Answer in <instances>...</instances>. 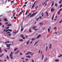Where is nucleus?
Wrapping results in <instances>:
<instances>
[{
	"mask_svg": "<svg viewBox=\"0 0 62 62\" xmlns=\"http://www.w3.org/2000/svg\"><path fill=\"white\" fill-rule=\"evenodd\" d=\"M38 12H37L36 13H34L31 16H30V17H33V16H34V15H35V14H37V13H38Z\"/></svg>",
	"mask_w": 62,
	"mask_h": 62,
	"instance_id": "1",
	"label": "nucleus"
},
{
	"mask_svg": "<svg viewBox=\"0 0 62 62\" xmlns=\"http://www.w3.org/2000/svg\"><path fill=\"white\" fill-rule=\"evenodd\" d=\"M32 54V52H30V51H29L27 54H26V55H27V54Z\"/></svg>",
	"mask_w": 62,
	"mask_h": 62,
	"instance_id": "2",
	"label": "nucleus"
},
{
	"mask_svg": "<svg viewBox=\"0 0 62 62\" xmlns=\"http://www.w3.org/2000/svg\"><path fill=\"white\" fill-rule=\"evenodd\" d=\"M5 43L6 44L7 47H10V46H9V44H7V42H5Z\"/></svg>",
	"mask_w": 62,
	"mask_h": 62,
	"instance_id": "3",
	"label": "nucleus"
},
{
	"mask_svg": "<svg viewBox=\"0 0 62 62\" xmlns=\"http://www.w3.org/2000/svg\"><path fill=\"white\" fill-rule=\"evenodd\" d=\"M9 56L10 57V58H11V59H13V55H12L10 54Z\"/></svg>",
	"mask_w": 62,
	"mask_h": 62,
	"instance_id": "4",
	"label": "nucleus"
},
{
	"mask_svg": "<svg viewBox=\"0 0 62 62\" xmlns=\"http://www.w3.org/2000/svg\"><path fill=\"white\" fill-rule=\"evenodd\" d=\"M23 29V23L22 24V26H21V31H22Z\"/></svg>",
	"mask_w": 62,
	"mask_h": 62,
	"instance_id": "5",
	"label": "nucleus"
},
{
	"mask_svg": "<svg viewBox=\"0 0 62 62\" xmlns=\"http://www.w3.org/2000/svg\"><path fill=\"white\" fill-rule=\"evenodd\" d=\"M8 31H10V32H12V30H10V29H8V30H6V31L7 32Z\"/></svg>",
	"mask_w": 62,
	"mask_h": 62,
	"instance_id": "6",
	"label": "nucleus"
},
{
	"mask_svg": "<svg viewBox=\"0 0 62 62\" xmlns=\"http://www.w3.org/2000/svg\"><path fill=\"white\" fill-rule=\"evenodd\" d=\"M41 37V35H39L38 36H37V39H39V38Z\"/></svg>",
	"mask_w": 62,
	"mask_h": 62,
	"instance_id": "7",
	"label": "nucleus"
},
{
	"mask_svg": "<svg viewBox=\"0 0 62 62\" xmlns=\"http://www.w3.org/2000/svg\"><path fill=\"white\" fill-rule=\"evenodd\" d=\"M55 61L56 62H58L59 61V60L58 59H56L55 60Z\"/></svg>",
	"mask_w": 62,
	"mask_h": 62,
	"instance_id": "8",
	"label": "nucleus"
},
{
	"mask_svg": "<svg viewBox=\"0 0 62 62\" xmlns=\"http://www.w3.org/2000/svg\"><path fill=\"white\" fill-rule=\"evenodd\" d=\"M4 20V21L6 22H7V21H8V19H7L6 18H5Z\"/></svg>",
	"mask_w": 62,
	"mask_h": 62,
	"instance_id": "9",
	"label": "nucleus"
},
{
	"mask_svg": "<svg viewBox=\"0 0 62 62\" xmlns=\"http://www.w3.org/2000/svg\"><path fill=\"white\" fill-rule=\"evenodd\" d=\"M54 9L53 8H52L51 9V12H53V11H54Z\"/></svg>",
	"mask_w": 62,
	"mask_h": 62,
	"instance_id": "10",
	"label": "nucleus"
},
{
	"mask_svg": "<svg viewBox=\"0 0 62 62\" xmlns=\"http://www.w3.org/2000/svg\"><path fill=\"white\" fill-rule=\"evenodd\" d=\"M49 48L50 49H51V48H52V44H50V45L49 46Z\"/></svg>",
	"mask_w": 62,
	"mask_h": 62,
	"instance_id": "11",
	"label": "nucleus"
},
{
	"mask_svg": "<svg viewBox=\"0 0 62 62\" xmlns=\"http://www.w3.org/2000/svg\"><path fill=\"white\" fill-rule=\"evenodd\" d=\"M11 24H8L7 25L8 26H11Z\"/></svg>",
	"mask_w": 62,
	"mask_h": 62,
	"instance_id": "12",
	"label": "nucleus"
},
{
	"mask_svg": "<svg viewBox=\"0 0 62 62\" xmlns=\"http://www.w3.org/2000/svg\"><path fill=\"white\" fill-rule=\"evenodd\" d=\"M47 59H48V58H47V57H46L45 60L44 62H46V61L47 60Z\"/></svg>",
	"mask_w": 62,
	"mask_h": 62,
	"instance_id": "13",
	"label": "nucleus"
},
{
	"mask_svg": "<svg viewBox=\"0 0 62 62\" xmlns=\"http://www.w3.org/2000/svg\"><path fill=\"white\" fill-rule=\"evenodd\" d=\"M28 11H27L25 14V15H27V14L28 13Z\"/></svg>",
	"mask_w": 62,
	"mask_h": 62,
	"instance_id": "14",
	"label": "nucleus"
},
{
	"mask_svg": "<svg viewBox=\"0 0 62 62\" xmlns=\"http://www.w3.org/2000/svg\"><path fill=\"white\" fill-rule=\"evenodd\" d=\"M19 41H23V39H20L19 40Z\"/></svg>",
	"mask_w": 62,
	"mask_h": 62,
	"instance_id": "15",
	"label": "nucleus"
},
{
	"mask_svg": "<svg viewBox=\"0 0 62 62\" xmlns=\"http://www.w3.org/2000/svg\"><path fill=\"white\" fill-rule=\"evenodd\" d=\"M36 27H37L36 26H34L33 27V29H35V28H36Z\"/></svg>",
	"mask_w": 62,
	"mask_h": 62,
	"instance_id": "16",
	"label": "nucleus"
},
{
	"mask_svg": "<svg viewBox=\"0 0 62 62\" xmlns=\"http://www.w3.org/2000/svg\"><path fill=\"white\" fill-rule=\"evenodd\" d=\"M18 32V31H16V32H14V34H16V33H17V32Z\"/></svg>",
	"mask_w": 62,
	"mask_h": 62,
	"instance_id": "17",
	"label": "nucleus"
},
{
	"mask_svg": "<svg viewBox=\"0 0 62 62\" xmlns=\"http://www.w3.org/2000/svg\"><path fill=\"white\" fill-rule=\"evenodd\" d=\"M27 57H28L29 58H30V57H31V56L30 55L28 56H26Z\"/></svg>",
	"mask_w": 62,
	"mask_h": 62,
	"instance_id": "18",
	"label": "nucleus"
},
{
	"mask_svg": "<svg viewBox=\"0 0 62 62\" xmlns=\"http://www.w3.org/2000/svg\"><path fill=\"white\" fill-rule=\"evenodd\" d=\"M4 55V54H2L1 55H0V57H2V56H3Z\"/></svg>",
	"mask_w": 62,
	"mask_h": 62,
	"instance_id": "19",
	"label": "nucleus"
},
{
	"mask_svg": "<svg viewBox=\"0 0 62 62\" xmlns=\"http://www.w3.org/2000/svg\"><path fill=\"white\" fill-rule=\"evenodd\" d=\"M31 15V13H30L29 14V15L27 16V17H28V16H29Z\"/></svg>",
	"mask_w": 62,
	"mask_h": 62,
	"instance_id": "20",
	"label": "nucleus"
},
{
	"mask_svg": "<svg viewBox=\"0 0 62 62\" xmlns=\"http://www.w3.org/2000/svg\"><path fill=\"white\" fill-rule=\"evenodd\" d=\"M1 47H0V52L1 53H2V50H1Z\"/></svg>",
	"mask_w": 62,
	"mask_h": 62,
	"instance_id": "21",
	"label": "nucleus"
},
{
	"mask_svg": "<svg viewBox=\"0 0 62 62\" xmlns=\"http://www.w3.org/2000/svg\"><path fill=\"white\" fill-rule=\"evenodd\" d=\"M29 43V41L27 42V43H26V44L27 45H28V44Z\"/></svg>",
	"mask_w": 62,
	"mask_h": 62,
	"instance_id": "22",
	"label": "nucleus"
},
{
	"mask_svg": "<svg viewBox=\"0 0 62 62\" xmlns=\"http://www.w3.org/2000/svg\"><path fill=\"white\" fill-rule=\"evenodd\" d=\"M44 58V55L43 54L42 55V60Z\"/></svg>",
	"mask_w": 62,
	"mask_h": 62,
	"instance_id": "23",
	"label": "nucleus"
},
{
	"mask_svg": "<svg viewBox=\"0 0 62 62\" xmlns=\"http://www.w3.org/2000/svg\"><path fill=\"white\" fill-rule=\"evenodd\" d=\"M61 56H62V54H60V56H58V57H60Z\"/></svg>",
	"mask_w": 62,
	"mask_h": 62,
	"instance_id": "24",
	"label": "nucleus"
},
{
	"mask_svg": "<svg viewBox=\"0 0 62 62\" xmlns=\"http://www.w3.org/2000/svg\"><path fill=\"white\" fill-rule=\"evenodd\" d=\"M25 60L26 61H29V59H28L26 58L25 59Z\"/></svg>",
	"mask_w": 62,
	"mask_h": 62,
	"instance_id": "25",
	"label": "nucleus"
},
{
	"mask_svg": "<svg viewBox=\"0 0 62 62\" xmlns=\"http://www.w3.org/2000/svg\"><path fill=\"white\" fill-rule=\"evenodd\" d=\"M50 29H49V28H48V33H50Z\"/></svg>",
	"mask_w": 62,
	"mask_h": 62,
	"instance_id": "26",
	"label": "nucleus"
},
{
	"mask_svg": "<svg viewBox=\"0 0 62 62\" xmlns=\"http://www.w3.org/2000/svg\"><path fill=\"white\" fill-rule=\"evenodd\" d=\"M55 6L56 7H57V4H55Z\"/></svg>",
	"mask_w": 62,
	"mask_h": 62,
	"instance_id": "27",
	"label": "nucleus"
},
{
	"mask_svg": "<svg viewBox=\"0 0 62 62\" xmlns=\"http://www.w3.org/2000/svg\"><path fill=\"white\" fill-rule=\"evenodd\" d=\"M39 8V7L37 6V7H35V8H36V10H37V8Z\"/></svg>",
	"mask_w": 62,
	"mask_h": 62,
	"instance_id": "28",
	"label": "nucleus"
},
{
	"mask_svg": "<svg viewBox=\"0 0 62 62\" xmlns=\"http://www.w3.org/2000/svg\"><path fill=\"white\" fill-rule=\"evenodd\" d=\"M47 50H48V46H47L46 47V51H47Z\"/></svg>",
	"mask_w": 62,
	"mask_h": 62,
	"instance_id": "29",
	"label": "nucleus"
},
{
	"mask_svg": "<svg viewBox=\"0 0 62 62\" xmlns=\"http://www.w3.org/2000/svg\"><path fill=\"white\" fill-rule=\"evenodd\" d=\"M62 10V8L60 9L59 10V12H60V11H61V10Z\"/></svg>",
	"mask_w": 62,
	"mask_h": 62,
	"instance_id": "30",
	"label": "nucleus"
},
{
	"mask_svg": "<svg viewBox=\"0 0 62 62\" xmlns=\"http://www.w3.org/2000/svg\"><path fill=\"white\" fill-rule=\"evenodd\" d=\"M4 51H5V52H6V53H7V52H8V51H7V50L6 49H5L4 50Z\"/></svg>",
	"mask_w": 62,
	"mask_h": 62,
	"instance_id": "31",
	"label": "nucleus"
},
{
	"mask_svg": "<svg viewBox=\"0 0 62 62\" xmlns=\"http://www.w3.org/2000/svg\"><path fill=\"white\" fill-rule=\"evenodd\" d=\"M7 34H10V32L9 31H8L7 32Z\"/></svg>",
	"mask_w": 62,
	"mask_h": 62,
	"instance_id": "32",
	"label": "nucleus"
},
{
	"mask_svg": "<svg viewBox=\"0 0 62 62\" xmlns=\"http://www.w3.org/2000/svg\"><path fill=\"white\" fill-rule=\"evenodd\" d=\"M34 7H35V5H32V8H34Z\"/></svg>",
	"mask_w": 62,
	"mask_h": 62,
	"instance_id": "33",
	"label": "nucleus"
},
{
	"mask_svg": "<svg viewBox=\"0 0 62 62\" xmlns=\"http://www.w3.org/2000/svg\"><path fill=\"white\" fill-rule=\"evenodd\" d=\"M5 25H7V24H8V22L5 23Z\"/></svg>",
	"mask_w": 62,
	"mask_h": 62,
	"instance_id": "34",
	"label": "nucleus"
},
{
	"mask_svg": "<svg viewBox=\"0 0 62 62\" xmlns=\"http://www.w3.org/2000/svg\"><path fill=\"white\" fill-rule=\"evenodd\" d=\"M10 48V47H8L7 48V49H8V50H9Z\"/></svg>",
	"mask_w": 62,
	"mask_h": 62,
	"instance_id": "35",
	"label": "nucleus"
},
{
	"mask_svg": "<svg viewBox=\"0 0 62 62\" xmlns=\"http://www.w3.org/2000/svg\"><path fill=\"white\" fill-rule=\"evenodd\" d=\"M27 3H28V1H27L25 3V4H27Z\"/></svg>",
	"mask_w": 62,
	"mask_h": 62,
	"instance_id": "36",
	"label": "nucleus"
},
{
	"mask_svg": "<svg viewBox=\"0 0 62 62\" xmlns=\"http://www.w3.org/2000/svg\"><path fill=\"white\" fill-rule=\"evenodd\" d=\"M22 14V13L21 12H20L19 14V16H21V14Z\"/></svg>",
	"mask_w": 62,
	"mask_h": 62,
	"instance_id": "37",
	"label": "nucleus"
},
{
	"mask_svg": "<svg viewBox=\"0 0 62 62\" xmlns=\"http://www.w3.org/2000/svg\"><path fill=\"white\" fill-rule=\"evenodd\" d=\"M17 49H18V48H16V49H15L14 51H16V50H17Z\"/></svg>",
	"mask_w": 62,
	"mask_h": 62,
	"instance_id": "38",
	"label": "nucleus"
},
{
	"mask_svg": "<svg viewBox=\"0 0 62 62\" xmlns=\"http://www.w3.org/2000/svg\"><path fill=\"white\" fill-rule=\"evenodd\" d=\"M21 37H23L24 36L23 34H22L21 35Z\"/></svg>",
	"mask_w": 62,
	"mask_h": 62,
	"instance_id": "39",
	"label": "nucleus"
},
{
	"mask_svg": "<svg viewBox=\"0 0 62 62\" xmlns=\"http://www.w3.org/2000/svg\"><path fill=\"white\" fill-rule=\"evenodd\" d=\"M26 5H24V6H23V7H26Z\"/></svg>",
	"mask_w": 62,
	"mask_h": 62,
	"instance_id": "40",
	"label": "nucleus"
},
{
	"mask_svg": "<svg viewBox=\"0 0 62 62\" xmlns=\"http://www.w3.org/2000/svg\"><path fill=\"white\" fill-rule=\"evenodd\" d=\"M61 2H62V1L60 0V1L59 2V4H61Z\"/></svg>",
	"mask_w": 62,
	"mask_h": 62,
	"instance_id": "41",
	"label": "nucleus"
},
{
	"mask_svg": "<svg viewBox=\"0 0 62 62\" xmlns=\"http://www.w3.org/2000/svg\"><path fill=\"white\" fill-rule=\"evenodd\" d=\"M46 14H47L46 16H48V13L47 12H46Z\"/></svg>",
	"mask_w": 62,
	"mask_h": 62,
	"instance_id": "42",
	"label": "nucleus"
},
{
	"mask_svg": "<svg viewBox=\"0 0 62 62\" xmlns=\"http://www.w3.org/2000/svg\"><path fill=\"white\" fill-rule=\"evenodd\" d=\"M41 15H42V16H43V15H44V14H43V13H42V14H41Z\"/></svg>",
	"mask_w": 62,
	"mask_h": 62,
	"instance_id": "43",
	"label": "nucleus"
},
{
	"mask_svg": "<svg viewBox=\"0 0 62 62\" xmlns=\"http://www.w3.org/2000/svg\"><path fill=\"white\" fill-rule=\"evenodd\" d=\"M62 7V4L60 6V8H61V7Z\"/></svg>",
	"mask_w": 62,
	"mask_h": 62,
	"instance_id": "44",
	"label": "nucleus"
},
{
	"mask_svg": "<svg viewBox=\"0 0 62 62\" xmlns=\"http://www.w3.org/2000/svg\"><path fill=\"white\" fill-rule=\"evenodd\" d=\"M5 27V25H4L2 26V28H4V27Z\"/></svg>",
	"mask_w": 62,
	"mask_h": 62,
	"instance_id": "45",
	"label": "nucleus"
},
{
	"mask_svg": "<svg viewBox=\"0 0 62 62\" xmlns=\"http://www.w3.org/2000/svg\"><path fill=\"white\" fill-rule=\"evenodd\" d=\"M40 50H39L38 52V54H39L40 53Z\"/></svg>",
	"mask_w": 62,
	"mask_h": 62,
	"instance_id": "46",
	"label": "nucleus"
},
{
	"mask_svg": "<svg viewBox=\"0 0 62 62\" xmlns=\"http://www.w3.org/2000/svg\"><path fill=\"white\" fill-rule=\"evenodd\" d=\"M9 28V27H7L6 28V29H8V28Z\"/></svg>",
	"mask_w": 62,
	"mask_h": 62,
	"instance_id": "47",
	"label": "nucleus"
},
{
	"mask_svg": "<svg viewBox=\"0 0 62 62\" xmlns=\"http://www.w3.org/2000/svg\"><path fill=\"white\" fill-rule=\"evenodd\" d=\"M58 15H59V14H60V12L58 11Z\"/></svg>",
	"mask_w": 62,
	"mask_h": 62,
	"instance_id": "48",
	"label": "nucleus"
},
{
	"mask_svg": "<svg viewBox=\"0 0 62 62\" xmlns=\"http://www.w3.org/2000/svg\"><path fill=\"white\" fill-rule=\"evenodd\" d=\"M14 19H16V17H15V16L14 17Z\"/></svg>",
	"mask_w": 62,
	"mask_h": 62,
	"instance_id": "49",
	"label": "nucleus"
},
{
	"mask_svg": "<svg viewBox=\"0 0 62 62\" xmlns=\"http://www.w3.org/2000/svg\"><path fill=\"white\" fill-rule=\"evenodd\" d=\"M13 52H12V51L11 52V53L10 54V55H12V53Z\"/></svg>",
	"mask_w": 62,
	"mask_h": 62,
	"instance_id": "50",
	"label": "nucleus"
},
{
	"mask_svg": "<svg viewBox=\"0 0 62 62\" xmlns=\"http://www.w3.org/2000/svg\"><path fill=\"white\" fill-rule=\"evenodd\" d=\"M20 51V50H18V51H17L16 53L15 54H16L17 53H18L19 52V51Z\"/></svg>",
	"mask_w": 62,
	"mask_h": 62,
	"instance_id": "51",
	"label": "nucleus"
},
{
	"mask_svg": "<svg viewBox=\"0 0 62 62\" xmlns=\"http://www.w3.org/2000/svg\"><path fill=\"white\" fill-rule=\"evenodd\" d=\"M54 3L53 2L52 4V5H51V6H53V5H54Z\"/></svg>",
	"mask_w": 62,
	"mask_h": 62,
	"instance_id": "52",
	"label": "nucleus"
},
{
	"mask_svg": "<svg viewBox=\"0 0 62 62\" xmlns=\"http://www.w3.org/2000/svg\"><path fill=\"white\" fill-rule=\"evenodd\" d=\"M29 31L30 32H31V29H29Z\"/></svg>",
	"mask_w": 62,
	"mask_h": 62,
	"instance_id": "53",
	"label": "nucleus"
},
{
	"mask_svg": "<svg viewBox=\"0 0 62 62\" xmlns=\"http://www.w3.org/2000/svg\"><path fill=\"white\" fill-rule=\"evenodd\" d=\"M7 42V43H8L9 42V41H7V42Z\"/></svg>",
	"mask_w": 62,
	"mask_h": 62,
	"instance_id": "54",
	"label": "nucleus"
},
{
	"mask_svg": "<svg viewBox=\"0 0 62 62\" xmlns=\"http://www.w3.org/2000/svg\"><path fill=\"white\" fill-rule=\"evenodd\" d=\"M7 57L8 59H9V57H8V56H7Z\"/></svg>",
	"mask_w": 62,
	"mask_h": 62,
	"instance_id": "55",
	"label": "nucleus"
},
{
	"mask_svg": "<svg viewBox=\"0 0 62 62\" xmlns=\"http://www.w3.org/2000/svg\"><path fill=\"white\" fill-rule=\"evenodd\" d=\"M39 18H37L36 19V21H37L38 20H39Z\"/></svg>",
	"mask_w": 62,
	"mask_h": 62,
	"instance_id": "56",
	"label": "nucleus"
},
{
	"mask_svg": "<svg viewBox=\"0 0 62 62\" xmlns=\"http://www.w3.org/2000/svg\"><path fill=\"white\" fill-rule=\"evenodd\" d=\"M22 39H25V37H22Z\"/></svg>",
	"mask_w": 62,
	"mask_h": 62,
	"instance_id": "57",
	"label": "nucleus"
},
{
	"mask_svg": "<svg viewBox=\"0 0 62 62\" xmlns=\"http://www.w3.org/2000/svg\"><path fill=\"white\" fill-rule=\"evenodd\" d=\"M45 3H46V2H44V3H43V5H45Z\"/></svg>",
	"mask_w": 62,
	"mask_h": 62,
	"instance_id": "58",
	"label": "nucleus"
},
{
	"mask_svg": "<svg viewBox=\"0 0 62 62\" xmlns=\"http://www.w3.org/2000/svg\"><path fill=\"white\" fill-rule=\"evenodd\" d=\"M32 62H34V60L33 59L32 60Z\"/></svg>",
	"mask_w": 62,
	"mask_h": 62,
	"instance_id": "59",
	"label": "nucleus"
},
{
	"mask_svg": "<svg viewBox=\"0 0 62 62\" xmlns=\"http://www.w3.org/2000/svg\"><path fill=\"white\" fill-rule=\"evenodd\" d=\"M24 58H22L21 59H24Z\"/></svg>",
	"mask_w": 62,
	"mask_h": 62,
	"instance_id": "60",
	"label": "nucleus"
},
{
	"mask_svg": "<svg viewBox=\"0 0 62 62\" xmlns=\"http://www.w3.org/2000/svg\"><path fill=\"white\" fill-rule=\"evenodd\" d=\"M35 39H32V40H35Z\"/></svg>",
	"mask_w": 62,
	"mask_h": 62,
	"instance_id": "61",
	"label": "nucleus"
},
{
	"mask_svg": "<svg viewBox=\"0 0 62 62\" xmlns=\"http://www.w3.org/2000/svg\"><path fill=\"white\" fill-rule=\"evenodd\" d=\"M11 3H14V1H11Z\"/></svg>",
	"mask_w": 62,
	"mask_h": 62,
	"instance_id": "62",
	"label": "nucleus"
},
{
	"mask_svg": "<svg viewBox=\"0 0 62 62\" xmlns=\"http://www.w3.org/2000/svg\"><path fill=\"white\" fill-rule=\"evenodd\" d=\"M34 54V53H33L32 54H31V55H33Z\"/></svg>",
	"mask_w": 62,
	"mask_h": 62,
	"instance_id": "63",
	"label": "nucleus"
},
{
	"mask_svg": "<svg viewBox=\"0 0 62 62\" xmlns=\"http://www.w3.org/2000/svg\"><path fill=\"white\" fill-rule=\"evenodd\" d=\"M43 23H40V24H43Z\"/></svg>",
	"mask_w": 62,
	"mask_h": 62,
	"instance_id": "64",
	"label": "nucleus"
}]
</instances>
